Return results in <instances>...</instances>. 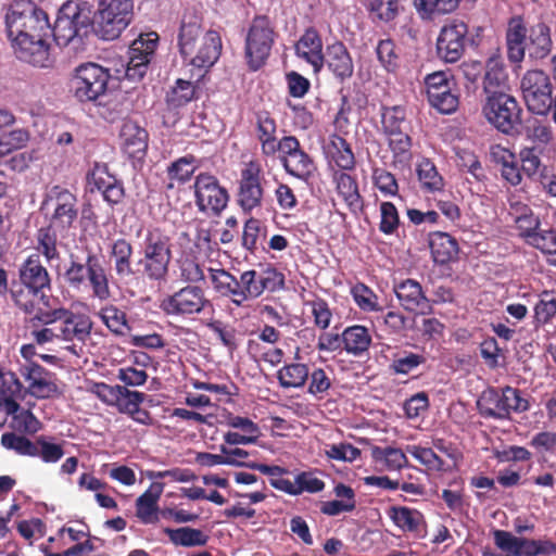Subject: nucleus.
Instances as JSON below:
<instances>
[{
    "label": "nucleus",
    "mask_w": 556,
    "mask_h": 556,
    "mask_svg": "<svg viewBox=\"0 0 556 556\" xmlns=\"http://www.w3.org/2000/svg\"><path fill=\"white\" fill-rule=\"evenodd\" d=\"M87 179L89 186H94L102 193L116 181V178L109 174L106 166L98 164L88 174Z\"/></svg>",
    "instance_id": "63"
},
{
    "label": "nucleus",
    "mask_w": 556,
    "mask_h": 556,
    "mask_svg": "<svg viewBox=\"0 0 556 556\" xmlns=\"http://www.w3.org/2000/svg\"><path fill=\"white\" fill-rule=\"evenodd\" d=\"M296 54L309 63L315 73L324 65L323 41L315 28H307L295 45Z\"/></svg>",
    "instance_id": "22"
},
{
    "label": "nucleus",
    "mask_w": 556,
    "mask_h": 556,
    "mask_svg": "<svg viewBox=\"0 0 556 556\" xmlns=\"http://www.w3.org/2000/svg\"><path fill=\"white\" fill-rule=\"evenodd\" d=\"M337 190L345 203L356 211L362 207V199L358 192L356 180L349 174L340 173L336 175Z\"/></svg>",
    "instance_id": "44"
},
{
    "label": "nucleus",
    "mask_w": 556,
    "mask_h": 556,
    "mask_svg": "<svg viewBox=\"0 0 556 556\" xmlns=\"http://www.w3.org/2000/svg\"><path fill=\"white\" fill-rule=\"evenodd\" d=\"M370 10L383 22H390L395 18L399 12L397 0H372Z\"/></svg>",
    "instance_id": "62"
},
{
    "label": "nucleus",
    "mask_w": 556,
    "mask_h": 556,
    "mask_svg": "<svg viewBox=\"0 0 556 556\" xmlns=\"http://www.w3.org/2000/svg\"><path fill=\"white\" fill-rule=\"evenodd\" d=\"M493 536L495 545L509 555L539 556L536 540L515 536L505 530H495Z\"/></svg>",
    "instance_id": "23"
},
{
    "label": "nucleus",
    "mask_w": 556,
    "mask_h": 556,
    "mask_svg": "<svg viewBox=\"0 0 556 556\" xmlns=\"http://www.w3.org/2000/svg\"><path fill=\"white\" fill-rule=\"evenodd\" d=\"M527 109L538 115H546L553 104V86L549 76L542 70L527 71L520 81Z\"/></svg>",
    "instance_id": "10"
},
{
    "label": "nucleus",
    "mask_w": 556,
    "mask_h": 556,
    "mask_svg": "<svg viewBox=\"0 0 556 556\" xmlns=\"http://www.w3.org/2000/svg\"><path fill=\"white\" fill-rule=\"evenodd\" d=\"M160 307L166 315L180 317L200 315L205 311L214 312V305L206 298L204 289L193 285L164 298Z\"/></svg>",
    "instance_id": "9"
},
{
    "label": "nucleus",
    "mask_w": 556,
    "mask_h": 556,
    "mask_svg": "<svg viewBox=\"0 0 556 556\" xmlns=\"http://www.w3.org/2000/svg\"><path fill=\"white\" fill-rule=\"evenodd\" d=\"M527 29L520 17H514L509 21L506 33L507 54L509 61L519 63L525 58V40Z\"/></svg>",
    "instance_id": "30"
},
{
    "label": "nucleus",
    "mask_w": 556,
    "mask_h": 556,
    "mask_svg": "<svg viewBox=\"0 0 556 556\" xmlns=\"http://www.w3.org/2000/svg\"><path fill=\"white\" fill-rule=\"evenodd\" d=\"M194 92L195 89L191 81L178 79L173 88L169 101L176 106L184 105L192 100Z\"/></svg>",
    "instance_id": "64"
},
{
    "label": "nucleus",
    "mask_w": 556,
    "mask_h": 556,
    "mask_svg": "<svg viewBox=\"0 0 556 556\" xmlns=\"http://www.w3.org/2000/svg\"><path fill=\"white\" fill-rule=\"evenodd\" d=\"M210 278L216 293L229 298L236 306H242L241 278L237 279L223 268H210Z\"/></svg>",
    "instance_id": "25"
},
{
    "label": "nucleus",
    "mask_w": 556,
    "mask_h": 556,
    "mask_svg": "<svg viewBox=\"0 0 556 556\" xmlns=\"http://www.w3.org/2000/svg\"><path fill=\"white\" fill-rule=\"evenodd\" d=\"M182 58L198 68L211 67L219 58L222 40L217 31H203L200 18L185 15L178 35Z\"/></svg>",
    "instance_id": "1"
},
{
    "label": "nucleus",
    "mask_w": 556,
    "mask_h": 556,
    "mask_svg": "<svg viewBox=\"0 0 556 556\" xmlns=\"http://www.w3.org/2000/svg\"><path fill=\"white\" fill-rule=\"evenodd\" d=\"M123 148L130 157H136L146 152L148 148V132L136 122L126 121L121 129Z\"/></svg>",
    "instance_id": "27"
},
{
    "label": "nucleus",
    "mask_w": 556,
    "mask_h": 556,
    "mask_svg": "<svg viewBox=\"0 0 556 556\" xmlns=\"http://www.w3.org/2000/svg\"><path fill=\"white\" fill-rule=\"evenodd\" d=\"M333 380L334 371L332 367H313L307 380V392L317 399H323L332 388Z\"/></svg>",
    "instance_id": "39"
},
{
    "label": "nucleus",
    "mask_w": 556,
    "mask_h": 556,
    "mask_svg": "<svg viewBox=\"0 0 556 556\" xmlns=\"http://www.w3.org/2000/svg\"><path fill=\"white\" fill-rule=\"evenodd\" d=\"M157 40V34L151 31L144 35L141 34L139 38L132 41L125 72L128 79L139 80L144 76L151 58L155 52Z\"/></svg>",
    "instance_id": "16"
},
{
    "label": "nucleus",
    "mask_w": 556,
    "mask_h": 556,
    "mask_svg": "<svg viewBox=\"0 0 556 556\" xmlns=\"http://www.w3.org/2000/svg\"><path fill=\"white\" fill-rule=\"evenodd\" d=\"M426 363V357L413 352H404L403 355L393 359L390 368L395 374L407 375L418 366Z\"/></svg>",
    "instance_id": "54"
},
{
    "label": "nucleus",
    "mask_w": 556,
    "mask_h": 556,
    "mask_svg": "<svg viewBox=\"0 0 556 556\" xmlns=\"http://www.w3.org/2000/svg\"><path fill=\"white\" fill-rule=\"evenodd\" d=\"M58 323L63 326V341L85 342L91 333L92 321L84 314H76L63 307Z\"/></svg>",
    "instance_id": "21"
},
{
    "label": "nucleus",
    "mask_w": 556,
    "mask_h": 556,
    "mask_svg": "<svg viewBox=\"0 0 556 556\" xmlns=\"http://www.w3.org/2000/svg\"><path fill=\"white\" fill-rule=\"evenodd\" d=\"M169 257L167 245H146L144 271L153 279L162 278L167 271Z\"/></svg>",
    "instance_id": "31"
},
{
    "label": "nucleus",
    "mask_w": 556,
    "mask_h": 556,
    "mask_svg": "<svg viewBox=\"0 0 556 556\" xmlns=\"http://www.w3.org/2000/svg\"><path fill=\"white\" fill-rule=\"evenodd\" d=\"M18 372L28 383L27 392L36 399H49L59 392L53 374L38 363L25 362L20 365Z\"/></svg>",
    "instance_id": "18"
},
{
    "label": "nucleus",
    "mask_w": 556,
    "mask_h": 556,
    "mask_svg": "<svg viewBox=\"0 0 556 556\" xmlns=\"http://www.w3.org/2000/svg\"><path fill=\"white\" fill-rule=\"evenodd\" d=\"M197 205L203 212L218 214L228 202V193L217 179L207 174H200L194 182Z\"/></svg>",
    "instance_id": "17"
},
{
    "label": "nucleus",
    "mask_w": 556,
    "mask_h": 556,
    "mask_svg": "<svg viewBox=\"0 0 556 556\" xmlns=\"http://www.w3.org/2000/svg\"><path fill=\"white\" fill-rule=\"evenodd\" d=\"M90 18L74 2L64 3L58 14L52 34L58 46L73 45L74 49L83 46V39L89 33Z\"/></svg>",
    "instance_id": "5"
},
{
    "label": "nucleus",
    "mask_w": 556,
    "mask_h": 556,
    "mask_svg": "<svg viewBox=\"0 0 556 556\" xmlns=\"http://www.w3.org/2000/svg\"><path fill=\"white\" fill-rule=\"evenodd\" d=\"M193 162V156H185L172 163V165L168 167L169 179L177 180L178 182L188 180L195 169V167L192 165Z\"/></svg>",
    "instance_id": "58"
},
{
    "label": "nucleus",
    "mask_w": 556,
    "mask_h": 556,
    "mask_svg": "<svg viewBox=\"0 0 556 556\" xmlns=\"http://www.w3.org/2000/svg\"><path fill=\"white\" fill-rule=\"evenodd\" d=\"M242 306L260 298L264 292H277L285 288V275L271 265L258 266L241 274Z\"/></svg>",
    "instance_id": "12"
},
{
    "label": "nucleus",
    "mask_w": 556,
    "mask_h": 556,
    "mask_svg": "<svg viewBox=\"0 0 556 556\" xmlns=\"http://www.w3.org/2000/svg\"><path fill=\"white\" fill-rule=\"evenodd\" d=\"M41 211H52L47 226L38 230V243H56L68 238L70 229L77 218V198L68 189L55 185L47 190Z\"/></svg>",
    "instance_id": "2"
},
{
    "label": "nucleus",
    "mask_w": 556,
    "mask_h": 556,
    "mask_svg": "<svg viewBox=\"0 0 556 556\" xmlns=\"http://www.w3.org/2000/svg\"><path fill=\"white\" fill-rule=\"evenodd\" d=\"M164 491V483L153 482L136 501V515L143 523L153 521L159 506L157 502Z\"/></svg>",
    "instance_id": "29"
},
{
    "label": "nucleus",
    "mask_w": 556,
    "mask_h": 556,
    "mask_svg": "<svg viewBox=\"0 0 556 556\" xmlns=\"http://www.w3.org/2000/svg\"><path fill=\"white\" fill-rule=\"evenodd\" d=\"M8 36L18 37L34 33H48V14L29 0L14 1L5 15Z\"/></svg>",
    "instance_id": "6"
},
{
    "label": "nucleus",
    "mask_w": 556,
    "mask_h": 556,
    "mask_svg": "<svg viewBox=\"0 0 556 556\" xmlns=\"http://www.w3.org/2000/svg\"><path fill=\"white\" fill-rule=\"evenodd\" d=\"M47 33H34L10 37L17 59L39 67H47L51 63L50 47L45 40Z\"/></svg>",
    "instance_id": "15"
},
{
    "label": "nucleus",
    "mask_w": 556,
    "mask_h": 556,
    "mask_svg": "<svg viewBox=\"0 0 556 556\" xmlns=\"http://www.w3.org/2000/svg\"><path fill=\"white\" fill-rule=\"evenodd\" d=\"M324 56V62H326L328 68L340 80L350 78L353 75V61L346 47L342 42L338 41L329 46Z\"/></svg>",
    "instance_id": "26"
},
{
    "label": "nucleus",
    "mask_w": 556,
    "mask_h": 556,
    "mask_svg": "<svg viewBox=\"0 0 556 556\" xmlns=\"http://www.w3.org/2000/svg\"><path fill=\"white\" fill-rule=\"evenodd\" d=\"M306 306L311 307V313L314 317V325L319 329H327L332 319V312L326 300L316 298L312 301L305 302Z\"/></svg>",
    "instance_id": "52"
},
{
    "label": "nucleus",
    "mask_w": 556,
    "mask_h": 556,
    "mask_svg": "<svg viewBox=\"0 0 556 556\" xmlns=\"http://www.w3.org/2000/svg\"><path fill=\"white\" fill-rule=\"evenodd\" d=\"M261 173L256 162H249L241 172L238 202L244 211H251L262 203Z\"/></svg>",
    "instance_id": "19"
},
{
    "label": "nucleus",
    "mask_w": 556,
    "mask_h": 556,
    "mask_svg": "<svg viewBox=\"0 0 556 556\" xmlns=\"http://www.w3.org/2000/svg\"><path fill=\"white\" fill-rule=\"evenodd\" d=\"M308 366L303 363H288L277 371L279 386L283 389L303 388L308 380Z\"/></svg>",
    "instance_id": "35"
},
{
    "label": "nucleus",
    "mask_w": 556,
    "mask_h": 556,
    "mask_svg": "<svg viewBox=\"0 0 556 556\" xmlns=\"http://www.w3.org/2000/svg\"><path fill=\"white\" fill-rule=\"evenodd\" d=\"M406 450L394 446L370 447V456L376 465H380L382 469L388 471H400L405 467H409Z\"/></svg>",
    "instance_id": "28"
},
{
    "label": "nucleus",
    "mask_w": 556,
    "mask_h": 556,
    "mask_svg": "<svg viewBox=\"0 0 556 556\" xmlns=\"http://www.w3.org/2000/svg\"><path fill=\"white\" fill-rule=\"evenodd\" d=\"M36 455L45 463H56L63 455L62 445L47 441L46 437L40 435L36 439Z\"/></svg>",
    "instance_id": "53"
},
{
    "label": "nucleus",
    "mask_w": 556,
    "mask_h": 556,
    "mask_svg": "<svg viewBox=\"0 0 556 556\" xmlns=\"http://www.w3.org/2000/svg\"><path fill=\"white\" fill-rule=\"evenodd\" d=\"M92 257L88 256V280L92 289V295L100 301H108L111 298L108 277L103 268L96 264H90Z\"/></svg>",
    "instance_id": "46"
},
{
    "label": "nucleus",
    "mask_w": 556,
    "mask_h": 556,
    "mask_svg": "<svg viewBox=\"0 0 556 556\" xmlns=\"http://www.w3.org/2000/svg\"><path fill=\"white\" fill-rule=\"evenodd\" d=\"M270 484L275 489L290 495H299L303 492L317 493L325 489V482L307 471L296 475L294 482L285 478H273L270 479Z\"/></svg>",
    "instance_id": "24"
},
{
    "label": "nucleus",
    "mask_w": 556,
    "mask_h": 556,
    "mask_svg": "<svg viewBox=\"0 0 556 556\" xmlns=\"http://www.w3.org/2000/svg\"><path fill=\"white\" fill-rule=\"evenodd\" d=\"M23 289L11 290L15 304L26 313H33L36 306L49 302L46 290H50V279L47 269L39 258L29 256L20 269Z\"/></svg>",
    "instance_id": "3"
},
{
    "label": "nucleus",
    "mask_w": 556,
    "mask_h": 556,
    "mask_svg": "<svg viewBox=\"0 0 556 556\" xmlns=\"http://www.w3.org/2000/svg\"><path fill=\"white\" fill-rule=\"evenodd\" d=\"M110 331L115 334H124L128 329L126 313L113 304H106L97 314Z\"/></svg>",
    "instance_id": "42"
},
{
    "label": "nucleus",
    "mask_w": 556,
    "mask_h": 556,
    "mask_svg": "<svg viewBox=\"0 0 556 556\" xmlns=\"http://www.w3.org/2000/svg\"><path fill=\"white\" fill-rule=\"evenodd\" d=\"M326 455L331 459L352 463L361 456V450L350 443L331 444Z\"/></svg>",
    "instance_id": "60"
},
{
    "label": "nucleus",
    "mask_w": 556,
    "mask_h": 556,
    "mask_svg": "<svg viewBox=\"0 0 556 556\" xmlns=\"http://www.w3.org/2000/svg\"><path fill=\"white\" fill-rule=\"evenodd\" d=\"M206 326L229 351H235L238 348L236 329L233 327L225 326L223 321L217 319H212Z\"/></svg>",
    "instance_id": "57"
},
{
    "label": "nucleus",
    "mask_w": 556,
    "mask_h": 556,
    "mask_svg": "<svg viewBox=\"0 0 556 556\" xmlns=\"http://www.w3.org/2000/svg\"><path fill=\"white\" fill-rule=\"evenodd\" d=\"M382 126L386 132H394L397 130H406L405 110L401 106H392L383 109Z\"/></svg>",
    "instance_id": "51"
},
{
    "label": "nucleus",
    "mask_w": 556,
    "mask_h": 556,
    "mask_svg": "<svg viewBox=\"0 0 556 556\" xmlns=\"http://www.w3.org/2000/svg\"><path fill=\"white\" fill-rule=\"evenodd\" d=\"M12 428L27 434H35L41 429V422L29 409H22L13 416Z\"/></svg>",
    "instance_id": "55"
},
{
    "label": "nucleus",
    "mask_w": 556,
    "mask_h": 556,
    "mask_svg": "<svg viewBox=\"0 0 556 556\" xmlns=\"http://www.w3.org/2000/svg\"><path fill=\"white\" fill-rule=\"evenodd\" d=\"M507 80L508 75L504 64L497 59H490L483 77V92L485 97L506 93L504 88L507 85Z\"/></svg>",
    "instance_id": "33"
},
{
    "label": "nucleus",
    "mask_w": 556,
    "mask_h": 556,
    "mask_svg": "<svg viewBox=\"0 0 556 556\" xmlns=\"http://www.w3.org/2000/svg\"><path fill=\"white\" fill-rule=\"evenodd\" d=\"M394 292L406 311L425 313L431 309L430 301L425 295L422 287L414 279L400 282L394 287Z\"/></svg>",
    "instance_id": "20"
},
{
    "label": "nucleus",
    "mask_w": 556,
    "mask_h": 556,
    "mask_svg": "<svg viewBox=\"0 0 556 556\" xmlns=\"http://www.w3.org/2000/svg\"><path fill=\"white\" fill-rule=\"evenodd\" d=\"M164 532L168 535L172 543L181 546H203L208 538L201 530L189 527L170 529L165 528Z\"/></svg>",
    "instance_id": "43"
},
{
    "label": "nucleus",
    "mask_w": 556,
    "mask_h": 556,
    "mask_svg": "<svg viewBox=\"0 0 556 556\" xmlns=\"http://www.w3.org/2000/svg\"><path fill=\"white\" fill-rule=\"evenodd\" d=\"M428 100L431 106L437 109L443 114H451L455 112L459 104L458 94L454 90V87L446 89L435 90L428 94Z\"/></svg>",
    "instance_id": "47"
},
{
    "label": "nucleus",
    "mask_w": 556,
    "mask_h": 556,
    "mask_svg": "<svg viewBox=\"0 0 556 556\" xmlns=\"http://www.w3.org/2000/svg\"><path fill=\"white\" fill-rule=\"evenodd\" d=\"M1 445L21 456L35 457L36 455V440L31 441L27 437L16 434L15 432L3 433L1 435Z\"/></svg>",
    "instance_id": "49"
},
{
    "label": "nucleus",
    "mask_w": 556,
    "mask_h": 556,
    "mask_svg": "<svg viewBox=\"0 0 556 556\" xmlns=\"http://www.w3.org/2000/svg\"><path fill=\"white\" fill-rule=\"evenodd\" d=\"M388 515L394 525L404 532H418L424 523L422 514L406 506H392Z\"/></svg>",
    "instance_id": "37"
},
{
    "label": "nucleus",
    "mask_w": 556,
    "mask_h": 556,
    "mask_svg": "<svg viewBox=\"0 0 556 556\" xmlns=\"http://www.w3.org/2000/svg\"><path fill=\"white\" fill-rule=\"evenodd\" d=\"M406 452L429 470H446L444 460L431 447L409 444L406 446Z\"/></svg>",
    "instance_id": "48"
},
{
    "label": "nucleus",
    "mask_w": 556,
    "mask_h": 556,
    "mask_svg": "<svg viewBox=\"0 0 556 556\" xmlns=\"http://www.w3.org/2000/svg\"><path fill=\"white\" fill-rule=\"evenodd\" d=\"M218 233L208 223L194 220L180 227L179 239L192 243H210L216 240Z\"/></svg>",
    "instance_id": "40"
},
{
    "label": "nucleus",
    "mask_w": 556,
    "mask_h": 556,
    "mask_svg": "<svg viewBox=\"0 0 556 556\" xmlns=\"http://www.w3.org/2000/svg\"><path fill=\"white\" fill-rule=\"evenodd\" d=\"M417 174L422 187L428 191H439L443 188V179L429 160H425L418 165Z\"/></svg>",
    "instance_id": "50"
},
{
    "label": "nucleus",
    "mask_w": 556,
    "mask_h": 556,
    "mask_svg": "<svg viewBox=\"0 0 556 556\" xmlns=\"http://www.w3.org/2000/svg\"><path fill=\"white\" fill-rule=\"evenodd\" d=\"M110 78L109 71L96 63L78 66L73 79L76 98L83 102L97 100L105 93Z\"/></svg>",
    "instance_id": "13"
},
{
    "label": "nucleus",
    "mask_w": 556,
    "mask_h": 556,
    "mask_svg": "<svg viewBox=\"0 0 556 556\" xmlns=\"http://www.w3.org/2000/svg\"><path fill=\"white\" fill-rule=\"evenodd\" d=\"M482 114L498 131L510 135L522 123V109L508 93L485 97Z\"/></svg>",
    "instance_id": "7"
},
{
    "label": "nucleus",
    "mask_w": 556,
    "mask_h": 556,
    "mask_svg": "<svg viewBox=\"0 0 556 556\" xmlns=\"http://www.w3.org/2000/svg\"><path fill=\"white\" fill-rule=\"evenodd\" d=\"M326 153L341 169L351 170L355 167L356 160L351 146L339 135L330 137L326 147Z\"/></svg>",
    "instance_id": "34"
},
{
    "label": "nucleus",
    "mask_w": 556,
    "mask_h": 556,
    "mask_svg": "<svg viewBox=\"0 0 556 556\" xmlns=\"http://www.w3.org/2000/svg\"><path fill=\"white\" fill-rule=\"evenodd\" d=\"M275 30L265 15L253 18L245 38V58L251 70H258L270 54Z\"/></svg>",
    "instance_id": "11"
},
{
    "label": "nucleus",
    "mask_w": 556,
    "mask_h": 556,
    "mask_svg": "<svg viewBox=\"0 0 556 556\" xmlns=\"http://www.w3.org/2000/svg\"><path fill=\"white\" fill-rule=\"evenodd\" d=\"M468 36V25L458 18L448 20L441 28L437 50L445 62H457L464 54Z\"/></svg>",
    "instance_id": "14"
},
{
    "label": "nucleus",
    "mask_w": 556,
    "mask_h": 556,
    "mask_svg": "<svg viewBox=\"0 0 556 556\" xmlns=\"http://www.w3.org/2000/svg\"><path fill=\"white\" fill-rule=\"evenodd\" d=\"M276 122L267 113L258 114L257 116V130L258 140L262 143V151L265 155L275 154L276 142Z\"/></svg>",
    "instance_id": "45"
},
{
    "label": "nucleus",
    "mask_w": 556,
    "mask_h": 556,
    "mask_svg": "<svg viewBox=\"0 0 556 556\" xmlns=\"http://www.w3.org/2000/svg\"><path fill=\"white\" fill-rule=\"evenodd\" d=\"M144 399V393L122 387L114 406L119 413L127 415L136 405H141Z\"/></svg>",
    "instance_id": "56"
},
{
    "label": "nucleus",
    "mask_w": 556,
    "mask_h": 556,
    "mask_svg": "<svg viewBox=\"0 0 556 556\" xmlns=\"http://www.w3.org/2000/svg\"><path fill=\"white\" fill-rule=\"evenodd\" d=\"M131 0H99L96 16L97 33L104 40H113L130 23L134 12Z\"/></svg>",
    "instance_id": "8"
},
{
    "label": "nucleus",
    "mask_w": 556,
    "mask_h": 556,
    "mask_svg": "<svg viewBox=\"0 0 556 556\" xmlns=\"http://www.w3.org/2000/svg\"><path fill=\"white\" fill-rule=\"evenodd\" d=\"M282 163L290 175L304 180H307L316 169L314 160L303 149L290 156H282Z\"/></svg>",
    "instance_id": "38"
},
{
    "label": "nucleus",
    "mask_w": 556,
    "mask_h": 556,
    "mask_svg": "<svg viewBox=\"0 0 556 556\" xmlns=\"http://www.w3.org/2000/svg\"><path fill=\"white\" fill-rule=\"evenodd\" d=\"M480 415L497 420L509 419L513 413L521 414L530 408L527 399L522 397L519 389L506 386L490 388L482 392L477 401Z\"/></svg>",
    "instance_id": "4"
},
{
    "label": "nucleus",
    "mask_w": 556,
    "mask_h": 556,
    "mask_svg": "<svg viewBox=\"0 0 556 556\" xmlns=\"http://www.w3.org/2000/svg\"><path fill=\"white\" fill-rule=\"evenodd\" d=\"M376 51L379 61L388 71H394L397 67L399 56L395 53V43L392 40H381Z\"/></svg>",
    "instance_id": "61"
},
{
    "label": "nucleus",
    "mask_w": 556,
    "mask_h": 556,
    "mask_svg": "<svg viewBox=\"0 0 556 556\" xmlns=\"http://www.w3.org/2000/svg\"><path fill=\"white\" fill-rule=\"evenodd\" d=\"M342 343L348 354L361 356L368 351L371 344V336L364 326H350L342 332Z\"/></svg>",
    "instance_id": "32"
},
{
    "label": "nucleus",
    "mask_w": 556,
    "mask_h": 556,
    "mask_svg": "<svg viewBox=\"0 0 556 556\" xmlns=\"http://www.w3.org/2000/svg\"><path fill=\"white\" fill-rule=\"evenodd\" d=\"M529 39L530 58L544 59L551 52V30L544 23H539L531 28Z\"/></svg>",
    "instance_id": "41"
},
{
    "label": "nucleus",
    "mask_w": 556,
    "mask_h": 556,
    "mask_svg": "<svg viewBox=\"0 0 556 556\" xmlns=\"http://www.w3.org/2000/svg\"><path fill=\"white\" fill-rule=\"evenodd\" d=\"M42 306L35 307L31 317L33 327L39 325L46 326L55 334L56 340H63V326L58 323L59 314L63 312V307H51L49 302L41 304Z\"/></svg>",
    "instance_id": "36"
},
{
    "label": "nucleus",
    "mask_w": 556,
    "mask_h": 556,
    "mask_svg": "<svg viewBox=\"0 0 556 556\" xmlns=\"http://www.w3.org/2000/svg\"><path fill=\"white\" fill-rule=\"evenodd\" d=\"M551 292L544 291L542 299L534 307L535 320L545 325L556 315V298H551Z\"/></svg>",
    "instance_id": "59"
}]
</instances>
